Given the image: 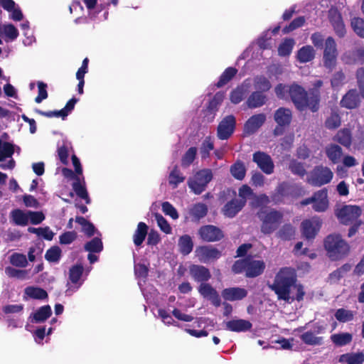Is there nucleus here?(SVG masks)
I'll list each match as a JSON object with an SVG mask.
<instances>
[{
  "label": "nucleus",
  "instance_id": "nucleus-21",
  "mask_svg": "<svg viewBox=\"0 0 364 364\" xmlns=\"http://www.w3.org/2000/svg\"><path fill=\"white\" fill-rule=\"evenodd\" d=\"M225 98V92L219 91L215 94L213 99L208 102V105L205 110V118L208 122H212L215 118L216 112L218 110L219 106Z\"/></svg>",
  "mask_w": 364,
  "mask_h": 364
},
{
  "label": "nucleus",
  "instance_id": "nucleus-24",
  "mask_svg": "<svg viewBox=\"0 0 364 364\" xmlns=\"http://www.w3.org/2000/svg\"><path fill=\"white\" fill-rule=\"evenodd\" d=\"M247 291L241 287L225 288L221 292L223 298L230 301L242 300L247 296Z\"/></svg>",
  "mask_w": 364,
  "mask_h": 364
},
{
  "label": "nucleus",
  "instance_id": "nucleus-51",
  "mask_svg": "<svg viewBox=\"0 0 364 364\" xmlns=\"http://www.w3.org/2000/svg\"><path fill=\"white\" fill-rule=\"evenodd\" d=\"M14 153V145L7 141L3 142L0 139V162H3L6 158H11Z\"/></svg>",
  "mask_w": 364,
  "mask_h": 364
},
{
  "label": "nucleus",
  "instance_id": "nucleus-7",
  "mask_svg": "<svg viewBox=\"0 0 364 364\" xmlns=\"http://www.w3.org/2000/svg\"><path fill=\"white\" fill-rule=\"evenodd\" d=\"M292 119V112L289 109L279 107L274 113V120L277 126L273 129V134L275 136H281L285 129L289 127Z\"/></svg>",
  "mask_w": 364,
  "mask_h": 364
},
{
  "label": "nucleus",
  "instance_id": "nucleus-6",
  "mask_svg": "<svg viewBox=\"0 0 364 364\" xmlns=\"http://www.w3.org/2000/svg\"><path fill=\"white\" fill-rule=\"evenodd\" d=\"M212 179L211 169L203 168L197 171L193 177L188 179V186L195 194L199 195L205 190Z\"/></svg>",
  "mask_w": 364,
  "mask_h": 364
},
{
  "label": "nucleus",
  "instance_id": "nucleus-59",
  "mask_svg": "<svg viewBox=\"0 0 364 364\" xmlns=\"http://www.w3.org/2000/svg\"><path fill=\"white\" fill-rule=\"evenodd\" d=\"M294 233L293 227L291 225L286 224L279 230L277 235L283 240H289L292 238Z\"/></svg>",
  "mask_w": 364,
  "mask_h": 364
},
{
  "label": "nucleus",
  "instance_id": "nucleus-20",
  "mask_svg": "<svg viewBox=\"0 0 364 364\" xmlns=\"http://www.w3.org/2000/svg\"><path fill=\"white\" fill-rule=\"evenodd\" d=\"M252 161L266 174L274 172V165L269 155L262 151H256L253 154Z\"/></svg>",
  "mask_w": 364,
  "mask_h": 364
},
{
  "label": "nucleus",
  "instance_id": "nucleus-60",
  "mask_svg": "<svg viewBox=\"0 0 364 364\" xmlns=\"http://www.w3.org/2000/svg\"><path fill=\"white\" fill-rule=\"evenodd\" d=\"M77 237L75 231H67L61 234L59 237V242L61 245H70L73 242Z\"/></svg>",
  "mask_w": 364,
  "mask_h": 364
},
{
  "label": "nucleus",
  "instance_id": "nucleus-44",
  "mask_svg": "<svg viewBox=\"0 0 364 364\" xmlns=\"http://www.w3.org/2000/svg\"><path fill=\"white\" fill-rule=\"evenodd\" d=\"M25 294L34 299L43 300L48 297L47 291L41 287H28L25 289Z\"/></svg>",
  "mask_w": 364,
  "mask_h": 364
},
{
  "label": "nucleus",
  "instance_id": "nucleus-38",
  "mask_svg": "<svg viewBox=\"0 0 364 364\" xmlns=\"http://www.w3.org/2000/svg\"><path fill=\"white\" fill-rule=\"evenodd\" d=\"M52 315V310L49 305H45L40 307L33 314V321L35 323H41L46 321Z\"/></svg>",
  "mask_w": 364,
  "mask_h": 364
},
{
  "label": "nucleus",
  "instance_id": "nucleus-29",
  "mask_svg": "<svg viewBox=\"0 0 364 364\" xmlns=\"http://www.w3.org/2000/svg\"><path fill=\"white\" fill-rule=\"evenodd\" d=\"M267 102V97L261 92H252L246 101L247 106L250 109L261 107Z\"/></svg>",
  "mask_w": 364,
  "mask_h": 364
},
{
  "label": "nucleus",
  "instance_id": "nucleus-43",
  "mask_svg": "<svg viewBox=\"0 0 364 364\" xmlns=\"http://www.w3.org/2000/svg\"><path fill=\"white\" fill-rule=\"evenodd\" d=\"M208 210V207L205 204L198 203L193 205L189 213L193 220H199L207 215Z\"/></svg>",
  "mask_w": 364,
  "mask_h": 364
},
{
  "label": "nucleus",
  "instance_id": "nucleus-27",
  "mask_svg": "<svg viewBox=\"0 0 364 364\" xmlns=\"http://www.w3.org/2000/svg\"><path fill=\"white\" fill-rule=\"evenodd\" d=\"M360 103V97L356 90H349L341 100V105L347 109L356 108Z\"/></svg>",
  "mask_w": 364,
  "mask_h": 364
},
{
  "label": "nucleus",
  "instance_id": "nucleus-53",
  "mask_svg": "<svg viewBox=\"0 0 364 364\" xmlns=\"http://www.w3.org/2000/svg\"><path fill=\"white\" fill-rule=\"evenodd\" d=\"M354 315L355 314L353 311L343 308L337 309L334 314L336 320L341 323H346L353 320Z\"/></svg>",
  "mask_w": 364,
  "mask_h": 364
},
{
  "label": "nucleus",
  "instance_id": "nucleus-48",
  "mask_svg": "<svg viewBox=\"0 0 364 364\" xmlns=\"http://www.w3.org/2000/svg\"><path fill=\"white\" fill-rule=\"evenodd\" d=\"M61 256V249L58 246L54 245L47 250L45 254V259L49 262L58 263Z\"/></svg>",
  "mask_w": 364,
  "mask_h": 364
},
{
  "label": "nucleus",
  "instance_id": "nucleus-34",
  "mask_svg": "<svg viewBox=\"0 0 364 364\" xmlns=\"http://www.w3.org/2000/svg\"><path fill=\"white\" fill-rule=\"evenodd\" d=\"M72 187L75 194L79 198L84 200L86 204H90L91 203V199L88 195L85 183L82 184L80 181V178L74 181L72 184Z\"/></svg>",
  "mask_w": 364,
  "mask_h": 364
},
{
  "label": "nucleus",
  "instance_id": "nucleus-11",
  "mask_svg": "<svg viewBox=\"0 0 364 364\" xmlns=\"http://www.w3.org/2000/svg\"><path fill=\"white\" fill-rule=\"evenodd\" d=\"M338 50L335 40L332 37H328L325 42L323 51V64L329 70H332L336 65Z\"/></svg>",
  "mask_w": 364,
  "mask_h": 364
},
{
  "label": "nucleus",
  "instance_id": "nucleus-39",
  "mask_svg": "<svg viewBox=\"0 0 364 364\" xmlns=\"http://www.w3.org/2000/svg\"><path fill=\"white\" fill-rule=\"evenodd\" d=\"M254 87L256 91L263 93L268 92L272 88V84L265 76L257 75L254 78Z\"/></svg>",
  "mask_w": 364,
  "mask_h": 364
},
{
  "label": "nucleus",
  "instance_id": "nucleus-16",
  "mask_svg": "<svg viewBox=\"0 0 364 364\" xmlns=\"http://www.w3.org/2000/svg\"><path fill=\"white\" fill-rule=\"evenodd\" d=\"M188 274L199 284L208 282L212 277L210 269L202 264H191L188 266Z\"/></svg>",
  "mask_w": 364,
  "mask_h": 364
},
{
  "label": "nucleus",
  "instance_id": "nucleus-41",
  "mask_svg": "<svg viewBox=\"0 0 364 364\" xmlns=\"http://www.w3.org/2000/svg\"><path fill=\"white\" fill-rule=\"evenodd\" d=\"M213 150H214V142L210 136H206L199 149L201 159H208L210 156V151Z\"/></svg>",
  "mask_w": 364,
  "mask_h": 364
},
{
  "label": "nucleus",
  "instance_id": "nucleus-57",
  "mask_svg": "<svg viewBox=\"0 0 364 364\" xmlns=\"http://www.w3.org/2000/svg\"><path fill=\"white\" fill-rule=\"evenodd\" d=\"M294 44V39H285L279 46L278 53L281 56H287L290 54Z\"/></svg>",
  "mask_w": 364,
  "mask_h": 364
},
{
  "label": "nucleus",
  "instance_id": "nucleus-62",
  "mask_svg": "<svg viewBox=\"0 0 364 364\" xmlns=\"http://www.w3.org/2000/svg\"><path fill=\"white\" fill-rule=\"evenodd\" d=\"M154 216L161 230L166 234L171 233V228L168 224V221L166 220V219L164 218V216L161 215L160 213H156Z\"/></svg>",
  "mask_w": 364,
  "mask_h": 364
},
{
  "label": "nucleus",
  "instance_id": "nucleus-52",
  "mask_svg": "<svg viewBox=\"0 0 364 364\" xmlns=\"http://www.w3.org/2000/svg\"><path fill=\"white\" fill-rule=\"evenodd\" d=\"M84 249L89 252L99 253L103 250V244L101 239L96 237L86 242Z\"/></svg>",
  "mask_w": 364,
  "mask_h": 364
},
{
  "label": "nucleus",
  "instance_id": "nucleus-25",
  "mask_svg": "<svg viewBox=\"0 0 364 364\" xmlns=\"http://www.w3.org/2000/svg\"><path fill=\"white\" fill-rule=\"evenodd\" d=\"M341 60L346 64L364 63V48L360 47L346 52Z\"/></svg>",
  "mask_w": 364,
  "mask_h": 364
},
{
  "label": "nucleus",
  "instance_id": "nucleus-2",
  "mask_svg": "<svg viewBox=\"0 0 364 364\" xmlns=\"http://www.w3.org/2000/svg\"><path fill=\"white\" fill-rule=\"evenodd\" d=\"M326 255L333 261H338L347 257L350 245L339 234H331L324 240Z\"/></svg>",
  "mask_w": 364,
  "mask_h": 364
},
{
  "label": "nucleus",
  "instance_id": "nucleus-10",
  "mask_svg": "<svg viewBox=\"0 0 364 364\" xmlns=\"http://www.w3.org/2000/svg\"><path fill=\"white\" fill-rule=\"evenodd\" d=\"M362 210L356 205H343L336 210V215L341 223L345 225L357 222L361 215Z\"/></svg>",
  "mask_w": 364,
  "mask_h": 364
},
{
  "label": "nucleus",
  "instance_id": "nucleus-14",
  "mask_svg": "<svg viewBox=\"0 0 364 364\" xmlns=\"http://www.w3.org/2000/svg\"><path fill=\"white\" fill-rule=\"evenodd\" d=\"M293 191V186L289 183H280L270 195L271 200L274 205L287 203Z\"/></svg>",
  "mask_w": 364,
  "mask_h": 364
},
{
  "label": "nucleus",
  "instance_id": "nucleus-46",
  "mask_svg": "<svg viewBox=\"0 0 364 364\" xmlns=\"http://www.w3.org/2000/svg\"><path fill=\"white\" fill-rule=\"evenodd\" d=\"M247 90L245 86L240 85L232 90L230 94V100L232 103L239 104L245 97Z\"/></svg>",
  "mask_w": 364,
  "mask_h": 364
},
{
  "label": "nucleus",
  "instance_id": "nucleus-1",
  "mask_svg": "<svg viewBox=\"0 0 364 364\" xmlns=\"http://www.w3.org/2000/svg\"><path fill=\"white\" fill-rule=\"evenodd\" d=\"M296 283L294 269L283 267L276 274L274 282L267 284L269 288L277 296L279 300L289 301L291 288Z\"/></svg>",
  "mask_w": 364,
  "mask_h": 364
},
{
  "label": "nucleus",
  "instance_id": "nucleus-15",
  "mask_svg": "<svg viewBox=\"0 0 364 364\" xmlns=\"http://www.w3.org/2000/svg\"><path fill=\"white\" fill-rule=\"evenodd\" d=\"M198 235L203 241L207 242H218L224 237L222 230L213 225L201 226L198 230Z\"/></svg>",
  "mask_w": 364,
  "mask_h": 364
},
{
  "label": "nucleus",
  "instance_id": "nucleus-30",
  "mask_svg": "<svg viewBox=\"0 0 364 364\" xmlns=\"http://www.w3.org/2000/svg\"><path fill=\"white\" fill-rule=\"evenodd\" d=\"M338 361L346 364H363L364 363V353L363 352L347 353L341 355Z\"/></svg>",
  "mask_w": 364,
  "mask_h": 364
},
{
  "label": "nucleus",
  "instance_id": "nucleus-5",
  "mask_svg": "<svg viewBox=\"0 0 364 364\" xmlns=\"http://www.w3.org/2000/svg\"><path fill=\"white\" fill-rule=\"evenodd\" d=\"M323 85L320 80L314 83V87L307 93L300 86L297 85V109H304L309 108L312 112H316L319 108V92L318 88Z\"/></svg>",
  "mask_w": 364,
  "mask_h": 364
},
{
  "label": "nucleus",
  "instance_id": "nucleus-17",
  "mask_svg": "<svg viewBox=\"0 0 364 364\" xmlns=\"http://www.w3.org/2000/svg\"><path fill=\"white\" fill-rule=\"evenodd\" d=\"M265 121L266 115L263 113L251 116L244 124L243 135L248 136L254 134L264 124Z\"/></svg>",
  "mask_w": 364,
  "mask_h": 364
},
{
  "label": "nucleus",
  "instance_id": "nucleus-19",
  "mask_svg": "<svg viewBox=\"0 0 364 364\" xmlns=\"http://www.w3.org/2000/svg\"><path fill=\"white\" fill-rule=\"evenodd\" d=\"M321 222L318 218L304 220L301 224V232L302 235L307 240L315 237L320 230Z\"/></svg>",
  "mask_w": 364,
  "mask_h": 364
},
{
  "label": "nucleus",
  "instance_id": "nucleus-63",
  "mask_svg": "<svg viewBox=\"0 0 364 364\" xmlns=\"http://www.w3.org/2000/svg\"><path fill=\"white\" fill-rule=\"evenodd\" d=\"M6 274L12 278L24 279L27 274L26 270L17 269L12 267H6L5 268Z\"/></svg>",
  "mask_w": 364,
  "mask_h": 364
},
{
  "label": "nucleus",
  "instance_id": "nucleus-13",
  "mask_svg": "<svg viewBox=\"0 0 364 364\" xmlns=\"http://www.w3.org/2000/svg\"><path fill=\"white\" fill-rule=\"evenodd\" d=\"M236 119L232 114L225 117L219 123L217 128V136L220 140L228 139L234 133Z\"/></svg>",
  "mask_w": 364,
  "mask_h": 364
},
{
  "label": "nucleus",
  "instance_id": "nucleus-31",
  "mask_svg": "<svg viewBox=\"0 0 364 364\" xmlns=\"http://www.w3.org/2000/svg\"><path fill=\"white\" fill-rule=\"evenodd\" d=\"M149 227L144 222H139L133 235V242L137 247L141 246L148 234Z\"/></svg>",
  "mask_w": 364,
  "mask_h": 364
},
{
  "label": "nucleus",
  "instance_id": "nucleus-12",
  "mask_svg": "<svg viewBox=\"0 0 364 364\" xmlns=\"http://www.w3.org/2000/svg\"><path fill=\"white\" fill-rule=\"evenodd\" d=\"M195 253L198 260L205 264L215 261L222 256L221 252L212 245L197 247Z\"/></svg>",
  "mask_w": 364,
  "mask_h": 364
},
{
  "label": "nucleus",
  "instance_id": "nucleus-64",
  "mask_svg": "<svg viewBox=\"0 0 364 364\" xmlns=\"http://www.w3.org/2000/svg\"><path fill=\"white\" fill-rule=\"evenodd\" d=\"M356 79L360 93L364 99V68H360L357 70Z\"/></svg>",
  "mask_w": 364,
  "mask_h": 364
},
{
  "label": "nucleus",
  "instance_id": "nucleus-56",
  "mask_svg": "<svg viewBox=\"0 0 364 364\" xmlns=\"http://www.w3.org/2000/svg\"><path fill=\"white\" fill-rule=\"evenodd\" d=\"M351 27L353 31L360 38H364V19L355 17L351 20Z\"/></svg>",
  "mask_w": 364,
  "mask_h": 364
},
{
  "label": "nucleus",
  "instance_id": "nucleus-37",
  "mask_svg": "<svg viewBox=\"0 0 364 364\" xmlns=\"http://www.w3.org/2000/svg\"><path fill=\"white\" fill-rule=\"evenodd\" d=\"M178 245L179 251L183 255H188L192 252L193 248V240L188 235L180 237Z\"/></svg>",
  "mask_w": 364,
  "mask_h": 364
},
{
  "label": "nucleus",
  "instance_id": "nucleus-23",
  "mask_svg": "<svg viewBox=\"0 0 364 364\" xmlns=\"http://www.w3.org/2000/svg\"><path fill=\"white\" fill-rule=\"evenodd\" d=\"M252 327V324L250 321L242 318L232 319L225 323V328L232 332H246Z\"/></svg>",
  "mask_w": 364,
  "mask_h": 364
},
{
  "label": "nucleus",
  "instance_id": "nucleus-3",
  "mask_svg": "<svg viewBox=\"0 0 364 364\" xmlns=\"http://www.w3.org/2000/svg\"><path fill=\"white\" fill-rule=\"evenodd\" d=\"M261 222L260 230L264 235H270L278 229L283 220V213L274 208H261L257 213Z\"/></svg>",
  "mask_w": 364,
  "mask_h": 364
},
{
  "label": "nucleus",
  "instance_id": "nucleus-42",
  "mask_svg": "<svg viewBox=\"0 0 364 364\" xmlns=\"http://www.w3.org/2000/svg\"><path fill=\"white\" fill-rule=\"evenodd\" d=\"M315 57V50L311 46L302 47L297 51V59L301 63H307Z\"/></svg>",
  "mask_w": 364,
  "mask_h": 364
},
{
  "label": "nucleus",
  "instance_id": "nucleus-54",
  "mask_svg": "<svg viewBox=\"0 0 364 364\" xmlns=\"http://www.w3.org/2000/svg\"><path fill=\"white\" fill-rule=\"evenodd\" d=\"M185 180V177L182 176L177 166H175L168 176V183L173 188H176L178 185Z\"/></svg>",
  "mask_w": 364,
  "mask_h": 364
},
{
  "label": "nucleus",
  "instance_id": "nucleus-26",
  "mask_svg": "<svg viewBox=\"0 0 364 364\" xmlns=\"http://www.w3.org/2000/svg\"><path fill=\"white\" fill-rule=\"evenodd\" d=\"M274 91L277 97L279 99L285 98L288 94L292 102L296 105V83L294 82L290 86L279 83L275 87Z\"/></svg>",
  "mask_w": 364,
  "mask_h": 364
},
{
  "label": "nucleus",
  "instance_id": "nucleus-49",
  "mask_svg": "<svg viewBox=\"0 0 364 364\" xmlns=\"http://www.w3.org/2000/svg\"><path fill=\"white\" fill-rule=\"evenodd\" d=\"M83 271L84 268L81 264L72 266L69 269V280L70 282L77 284L83 274Z\"/></svg>",
  "mask_w": 364,
  "mask_h": 364
},
{
  "label": "nucleus",
  "instance_id": "nucleus-18",
  "mask_svg": "<svg viewBox=\"0 0 364 364\" xmlns=\"http://www.w3.org/2000/svg\"><path fill=\"white\" fill-rule=\"evenodd\" d=\"M198 291L202 297L209 300L215 307L221 305V299L218 292L208 282L199 284Z\"/></svg>",
  "mask_w": 364,
  "mask_h": 364
},
{
  "label": "nucleus",
  "instance_id": "nucleus-55",
  "mask_svg": "<svg viewBox=\"0 0 364 364\" xmlns=\"http://www.w3.org/2000/svg\"><path fill=\"white\" fill-rule=\"evenodd\" d=\"M301 338L307 345L318 346L323 343V338L316 336L311 331L304 333L301 336Z\"/></svg>",
  "mask_w": 364,
  "mask_h": 364
},
{
  "label": "nucleus",
  "instance_id": "nucleus-47",
  "mask_svg": "<svg viewBox=\"0 0 364 364\" xmlns=\"http://www.w3.org/2000/svg\"><path fill=\"white\" fill-rule=\"evenodd\" d=\"M230 173L232 176L237 180H242L246 174V168L244 163L241 161H237L230 166Z\"/></svg>",
  "mask_w": 364,
  "mask_h": 364
},
{
  "label": "nucleus",
  "instance_id": "nucleus-35",
  "mask_svg": "<svg viewBox=\"0 0 364 364\" xmlns=\"http://www.w3.org/2000/svg\"><path fill=\"white\" fill-rule=\"evenodd\" d=\"M325 127L328 129H336L341 125V117L336 109H331L330 114L324 122Z\"/></svg>",
  "mask_w": 364,
  "mask_h": 364
},
{
  "label": "nucleus",
  "instance_id": "nucleus-33",
  "mask_svg": "<svg viewBox=\"0 0 364 364\" xmlns=\"http://www.w3.org/2000/svg\"><path fill=\"white\" fill-rule=\"evenodd\" d=\"M326 154L331 162L337 164L341 161L343 150L340 146L331 144L326 147Z\"/></svg>",
  "mask_w": 364,
  "mask_h": 364
},
{
  "label": "nucleus",
  "instance_id": "nucleus-22",
  "mask_svg": "<svg viewBox=\"0 0 364 364\" xmlns=\"http://www.w3.org/2000/svg\"><path fill=\"white\" fill-rule=\"evenodd\" d=\"M246 201L245 200H239L232 198L225 204L222 208L223 214L228 218H234L242 209L245 206Z\"/></svg>",
  "mask_w": 364,
  "mask_h": 364
},
{
  "label": "nucleus",
  "instance_id": "nucleus-32",
  "mask_svg": "<svg viewBox=\"0 0 364 364\" xmlns=\"http://www.w3.org/2000/svg\"><path fill=\"white\" fill-rule=\"evenodd\" d=\"M10 218L13 223L18 226H26L28 224V211L24 212L16 208L11 210Z\"/></svg>",
  "mask_w": 364,
  "mask_h": 364
},
{
  "label": "nucleus",
  "instance_id": "nucleus-9",
  "mask_svg": "<svg viewBox=\"0 0 364 364\" xmlns=\"http://www.w3.org/2000/svg\"><path fill=\"white\" fill-rule=\"evenodd\" d=\"M333 175V172L330 168L318 166L307 176L306 181L314 186H321L328 183L331 181Z\"/></svg>",
  "mask_w": 364,
  "mask_h": 364
},
{
  "label": "nucleus",
  "instance_id": "nucleus-4",
  "mask_svg": "<svg viewBox=\"0 0 364 364\" xmlns=\"http://www.w3.org/2000/svg\"><path fill=\"white\" fill-rule=\"evenodd\" d=\"M265 263L263 260H255L252 255L235 262L232 270L235 274L245 273L247 278H255L261 275L265 269Z\"/></svg>",
  "mask_w": 364,
  "mask_h": 364
},
{
  "label": "nucleus",
  "instance_id": "nucleus-58",
  "mask_svg": "<svg viewBox=\"0 0 364 364\" xmlns=\"http://www.w3.org/2000/svg\"><path fill=\"white\" fill-rule=\"evenodd\" d=\"M10 262L16 267H25L28 264L26 255L20 253H14L10 257Z\"/></svg>",
  "mask_w": 364,
  "mask_h": 364
},
{
  "label": "nucleus",
  "instance_id": "nucleus-50",
  "mask_svg": "<svg viewBox=\"0 0 364 364\" xmlns=\"http://www.w3.org/2000/svg\"><path fill=\"white\" fill-rule=\"evenodd\" d=\"M197 154V148L195 146L190 147L183 155L181 158V166L183 168H187L191 166V164L196 159Z\"/></svg>",
  "mask_w": 364,
  "mask_h": 364
},
{
  "label": "nucleus",
  "instance_id": "nucleus-36",
  "mask_svg": "<svg viewBox=\"0 0 364 364\" xmlns=\"http://www.w3.org/2000/svg\"><path fill=\"white\" fill-rule=\"evenodd\" d=\"M237 73V70L233 67L227 68L220 76L219 80L215 84L218 88L227 85Z\"/></svg>",
  "mask_w": 364,
  "mask_h": 364
},
{
  "label": "nucleus",
  "instance_id": "nucleus-28",
  "mask_svg": "<svg viewBox=\"0 0 364 364\" xmlns=\"http://www.w3.org/2000/svg\"><path fill=\"white\" fill-rule=\"evenodd\" d=\"M333 139L344 147L350 148L353 139L352 132L349 128H343L337 132Z\"/></svg>",
  "mask_w": 364,
  "mask_h": 364
},
{
  "label": "nucleus",
  "instance_id": "nucleus-61",
  "mask_svg": "<svg viewBox=\"0 0 364 364\" xmlns=\"http://www.w3.org/2000/svg\"><path fill=\"white\" fill-rule=\"evenodd\" d=\"M28 222L32 225H38L45 220V215L41 211L28 210Z\"/></svg>",
  "mask_w": 364,
  "mask_h": 364
},
{
  "label": "nucleus",
  "instance_id": "nucleus-8",
  "mask_svg": "<svg viewBox=\"0 0 364 364\" xmlns=\"http://www.w3.org/2000/svg\"><path fill=\"white\" fill-rule=\"evenodd\" d=\"M301 206L312 204V208L316 212H324L328 208V193L326 189H321L314 193L308 198L299 202Z\"/></svg>",
  "mask_w": 364,
  "mask_h": 364
},
{
  "label": "nucleus",
  "instance_id": "nucleus-45",
  "mask_svg": "<svg viewBox=\"0 0 364 364\" xmlns=\"http://www.w3.org/2000/svg\"><path fill=\"white\" fill-rule=\"evenodd\" d=\"M353 336L350 333H340L331 336V341L337 346H343L352 341Z\"/></svg>",
  "mask_w": 364,
  "mask_h": 364
},
{
  "label": "nucleus",
  "instance_id": "nucleus-40",
  "mask_svg": "<svg viewBox=\"0 0 364 364\" xmlns=\"http://www.w3.org/2000/svg\"><path fill=\"white\" fill-rule=\"evenodd\" d=\"M350 265L343 264L340 268L331 273L328 277V282L331 284H337L344 274L350 270Z\"/></svg>",
  "mask_w": 364,
  "mask_h": 364
}]
</instances>
